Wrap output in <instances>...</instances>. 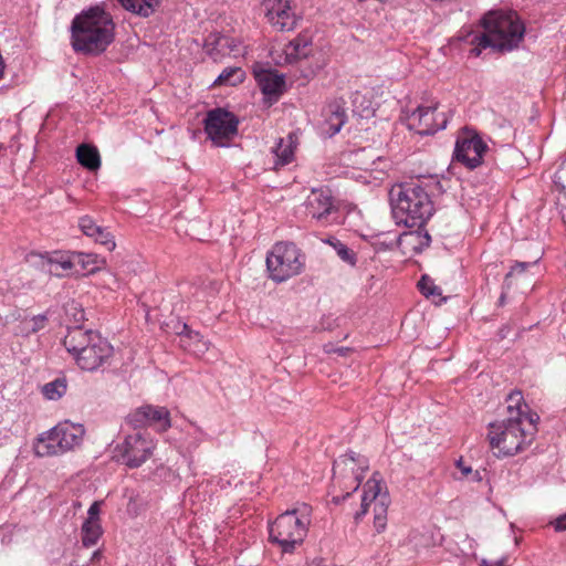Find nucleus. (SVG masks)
<instances>
[{"label": "nucleus", "instance_id": "4468645a", "mask_svg": "<svg viewBox=\"0 0 566 566\" xmlns=\"http://www.w3.org/2000/svg\"><path fill=\"white\" fill-rule=\"evenodd\" d=\"M113 353L111 344L99 336H93V342L74 359L83 370L93 371L101 367Z\"/></svg>", "mask_w": 566, "mask_h": 566}, {"label": "nucleus", "instance_id": "09e8293b", "mask_svg": "<svg viewBox=\"0 0 566 566\" xmlns=\"http://www.w3.org/2000/svg\"><path fill=\"white\" fill-rule=\"evenodd\" d=\"M78 315H80V317H75V319H76L77 322H78V321H81V319H83V317H84V313H83L82 311H80Z\"/></svg>", "mask_w": 566, "mask_h": 566}, {"label": "nucleus", "instance_id": "1a4fd4ad", "mask_svg": "<svg viewBox=\"0 0 566 566\" xmlns=\"http://www.w3.org/2000/svg\"><path fill=\"white\" fill-rule=\"evenodd\" d=\"M203 122L208 138L218 147L229 146L238 134V117L224 108L210 109Z\"/></svg>", "mask_w": 566, "mask_h": 566}, {"label": "nucleus", "instance_id": "c756f323", "mask_svg": "<svg viewBox=\"0 0 566 566\" xmlns=\"http://www.w3.org/2000/svg\"><path fill=\"white\" fill-rule=\"evenodd\" d=\"M431 241L428 232L422 233L421 231H411L408 233H403L399 238V243L402 245L405 243L410 244L412 249L417 252L422 251L423 248L429 247Z\"/></svg>", "mask_w": 566, "mask_h": 566}, {"label": "nucleus", "instance_id": "ea45409f", "mask_svg": "<svg viewBox=\"0 0 566 566\" xmlns=\"http://www.w3.org/2000/svg\"><path fill=\"white\" fill-rule=\"evenodd\" d=\"M78 227L81 231L88 238L93 239L97 231L101 229V226L96 224L90 216H83L78 219Z\"/></svg>", "mask_w": 566, "mask_h": 566}, {"label": "nucleus", "instance_id": "5701e85b", "mask_svg": "<svg viewBox=\"0 0 566 566\" xmlns=\"http://www.w3.org/2000/svg\"><path fill=\"white\" fill-rule=\"evenodd\" d=\"M324 132L328 136H334L344 126L346 122V113L343 107H340L338 104H331L324 109Z\"/></svg>", "mask_w": 566, "mask_h": 566}, {"label": "nucleus", "instance_id": "cd10ccee", "mask_svg": "<svg viewBox=\"0 0 566 566\" xmlns=\"http://www.w3.org/2000/svg\"><path fill=\"white\" fill-rule=\"evenodd\" d=\"M77 161L88 170H97L101 167V157L96 147L82 144L76 149Z\"/></svg>", "mask_w": 566, "mask_h": 566}, {"label": "nucleus", "instance_id": "7ed1b4c3", "mask_svg": "<svg viewBox=\"0 0 566 566\" xmlns=\"http://www.w3.org/2000/svg\"><path fill=\"white\" fill-rule=\"evenodd\" d=\"M392 217L397 224L421 228L433 213L427 189L418 182L401 184L390 190Z\"/></svg>", "mask_w": 566, "mask_h": 566}, {"label": "nucleus", "instance_id": "c03bdc74", "mask_svg": "<svg viewBox=\"0 0 566 566\" xmlns=\"http://www.w3.org/2000/svg\"><path fill=\"white\" fill-rule=\"evenodd\" d=\"M554 527L556 531L560 532V531H566V513L565 514H562L559 515L555 521H554Z\"/></svg>", "mask_w": 566, "mask_h": 566}, {"label": "nucleus", "instance_id": "423d86ee", "mask_svg": "<svg viewBox=\"0 0 566 566\" xmlns=\"http://www.w3.org/2000/svg\"><path fill=\"white\" fill-rule=\"evenodd\" d=\"M368 469V459L355 452L343 454L336 459L333 465L332 489L333 493L339 492L340 494L333 495L332 501L335 504L345 501L359 488Z\"/></svg>", "mask_w": 566, "mask_h": 566}, {"label": "nucleus", "instance_id": "6ab92c4d", "mask_svg": "<svg viewBox=\"0 0 566 566\" xmlns=\"http://www.w3.org/2000/svg\"><path fill=\"white\" fill-rule=\"evenodd\" d=\"M56 429L63 453L81 444L84 434L82 426L64 422L57 424Z\"/></svg>", "mask_w": 566, "mask_h": 566}, {"label": "nucleus", "instance_id": "aec40b11", "mask_svg": "<svg viewBox=\"0 0 566 566\" xmlns=\"http://www.w3.org/2000/svg\"><path fill=\"white\" fill-rule=\"evenodd\" d=\"M178 334L180 336V346L193 355H202L209 349V342L203 339L198 332L191 331L187 324H182L181 331Z\"/></svg>", "mask_w": 566, "mask_h": 566}, {"label": "nucleus", "instance_id": "4c0bfd02", "mask_svg": "<svg viewBox=\"0 0 566 566\" xmlns=\"http://www.w3.org/2000/svg\"><path fill=\"white\" fill-rule=\"evenodd\" d=\"M334 249L336 250L337 255L346 263L350 265L356 264V254L353 250H350L346 244L336 240L335 242L328 241Z\"/></svg>", "mask_w": 566, "mask_h": 566}, {"label": "nucleus", "instance_id": "ddd939ff", "mask_svg": "<svg viewBox=\"0 0 566 566\" xmlns=\"http://www.w3.org/2000/svg\"><path fill=\"white\" fill-rule=\"evenodd\" d=\"M408 126L419 135H431L447 126V117L437 113V105L419 106L408 116Z\"/></svg>", "mask_w": 566, "mask_h": 566}, {"label": "nucleus", "instance_id": "f704fd0d", "mask_svg": "<svg viewBox=\"0 0 566 566\" xmlns=\"http://www.w3.org/2000/svg\"><path fill=\"white\" fill-rule=\"evenodd\" d=\"M146 509V501L138 493L132 491L128 495L127 513L130 516L139 515Z\"/></svg>", "mask_w": 566, "mask_h": 566}, {"label": "nucleus", "instance_id": "bb28decb", "mask_svg": "<svg viewBox=\"0 0 566 566\" xmlns=\"http://www.w3.org/2000/svg\"><path fill=\"white\" fill-rule=\"evenodd\" d=\"M147 426L155 427L158 431H166L170 428L169 411L165 407L146 406Z\"/></svg>", "mask_w": 566, "mask_h": 566}, {"label": "nucleus", "instance_id": "39448f33", "mask_svg": "<svg viewBox=\"0 0 566 566\" xmlns=\"http://www.w3.org/2000/svg\"><path fill=\"white\" fill-rule=\"evenodd\" d=\"M310 515L311 509L306 504L282 513L269 527L270 541L277 544L284 553L293 552L307 534Z\"/></svg>", "mask_w": 566, "mask_h": 566}, {"label": "nucleus", "instance_id": "f03ea898", "mask_svg": "<svg viewBox=\"0 0 566 566\" xmlns=\"http://www.w3.org/2000/svg\"><path fill=\"white\" fill-rule=\"evenodd\" d=\"M114 36L113 18L99 7L81 12L71 24L72 48L75 52L101 54L114 41Z\"/></svg>", "mask_w": 566, "mask_h": 566}, {"label": "nucleus", "instance_id": "6e6552de", "mask_svg": "<svg viewBox=\"0 0 566 566\" xmlns=\"http://www.w3.org/2000/svg\"><path fill=\"white\" fill-rule=\"evenodd\" d=\"M389 502L388 493H381V483L374 474L364 485L360 510L355 514L356 522L367 513L368 507L373 504L374 526L377 533L384 532L387 525Z\"/></svg>", "mask_w": 566, "mask_h": 566}, {"label": "nucleus", "instance_id": "de8ad7c7", "mask_svg": "<svg viewBox=\"0 0 566 566\" xmlns=\"http://www.w3.org/2000/svg\"><path fill=\"white\" fill-rule=\"evenodd\" d=\"M101 555H102V554H101V552H99V551H95V552L93 553L92 557H91V562H94V560L99 559Z\"/></svg>", "mask_w": 566, "mask_h": 566}, {"label": "nucleus", "instance_id": "20e7f679", "mask_svg": "<svg viewBox=\"0 0 566 566\" xmlns=\"http://www.w3.org/2000/svg\"><path fill=\"white\" fill-rule=\"evenodd\" d=\"M538 416L521 420L505 419L490 424L488 439L492 449L505 457L515 455L527 449L537 432Z\"/></svg>", "mask_w": 566, "mask_h": 566}, {"label": "nucleus", "instance_id": "dca6fc26", "mask_svg": "<svg viewBox=\"0 0 566 566\" xmlns=\"http://www.w3.org/2000/svg\"><path fill=\"white\" fill-rule=\"evenodd\" d=\"M93 336H99V334L92 329H85L82 326L69 327L63 339V345L75 358L93 342Z\"/></svg>", "mask_w": 566, "mask_h": 566}, {"label": "nucleus", "instance_id": "a19ab883", "mask_svg": "<svg viewBox=\"0 0 566 566\" xmlns=\"http://www.w3.org/2000/svg\"><path fill=\"white\" fill-rule=\"evenodd\" d=\"M48 317L45 314L33 316L31 319L24 322L28 332L36 333L45 327Z\"/></svg>", "mask_w": 566, "mask_h": 566}, {"label": "nucleus", "instance_id": "c85d7f7f", "mask_svg": "<svg viewBox=\"0 0 566 566\" xmlns=\"http://www.w3.org/2000/svg\"><path fill=\"white\" fill-rule=\"evenodd\" d=\"M128 11L140 17H149L159 6L160 0H118Z\"/></svg>", "mask_w": 566, "mask_h": 566}, {"label": "nucleus", "instance_id": "9d476101", "mask_svg": "<svg viewBox=\"0 0 566 566\" xmlns=\"http://www.w3.org/2000/svg\"><path fill=\"white\" fill-rule=\"evenodd\" d=\"M488 150V145L482 138L471 129H463L455 142L453 158L469 169L479 167L483 161V156Z\"/></svg>", "mask_w": 566, "mask_h": 566}, {"label": "nucleus", "instance_id": "7c9ffc66", "mask_svg": "<svg viewBox=\"0 0 566 566\" xmlns=\"http://www.w3.org/2000/svg\"><path fill=\"white\" fill-rule=\"evenodd\" d=\"M75 264H80L84 271L93 273L101 269V266L104 264V260L93 253L75 252L74 265Z\"/></svg>", "mask_w": 566, "mask_h": 566}, {"label": "nucleus", "instance_id": "8fccbe9b", "mask_svg": "<svg viewBox=\"0 0 566 566\" xmlns=\"http://www.w3.org/2000/svg\"><path fill=\"white\" fill-rule=\"evenodd\" d=\"M4 149L3 144L0 143V151Z\"/></svg>", "mask_w": 566, "mask_h": 566}, {"label": "nucleus", "instance_id": "2f4dec72", "mask_svg": "<svg viewBox=\"0 0 566 566\" xmlns=\"http://www.w3.org/2000/svg\"><path fill=\"white\" fill-rule=\"evenodd\" d=\"M102 535L99 522L84 521L82 525V544L85 547L95 545Z\"/></svg>", "mask_w": 566, "mask_h": 566}, {"label": "nucleus", "instance_id": "9b49d317", "mask_svg": "<svg viewBox=\"0 0 566 566\" xmlns=\"http://www.w3.org/2000/svg\"><path fill=\"white\" fill-rule=\"evenodd\" d=\"M305 212L321 226L336 221L338 209L328 189H313L305 201Z\"/></svg>", "mask_w": 566, "mask_h": 566}, {"label": "nucleus", "instance_id": "79ce46f5", "mask_svg": "<svg viewBox=\"0 0 566 566\" xmlns=\"http://www.w3.org/2000/svg\"><path fill=\"white\" fill-rule=\"evenodd\" d=\"M457 468L460 469L463 478L472 475L473 481H481L482 479L479 471L473 472L472 468L470 465H465L461 459L457 461Z\"/></svg>", "mask_w": 566, "mask_h": 566}, {"label": "nucleus", "instance_id": "a211bd4d", "mask_svg": "<svg viewBox=\"0 0 566 566\" xmlns=\"http://www.w3.org/2000/svg\"><path fill=\"white\" fill-rule=\"evenodd\" d=\"M59 432L56 426L46 432L41 433L34 444L33 450L38 457H52L62 454L61 443H59Z\"/></svg>", "mask_w": 566, "mask_h": 566}, {"label": "nucleus", "instance_id": "473e14b6", "mask_svg": "<svg viewBox=\"0 0 566 566\" xmlns=\"http://www.w3.org/2000/svg\"><path fill=\"white\" fill-rule=\"evenodd\" d=\"M244 78V72L240 67H227L213 82L214 86L218 85H237Z\"/></svg>", "mask_w": 566, "mask_h": 566}, {"label": "nucleus", "instance_id": "e433bc0d", "mask_svg": "<svg viewBox=\"0 0 566 566\" xmlns=\"http://www.w3.org/2000/svg\"><path fill=\"white\" fill-rule=\"evenodd\" d=\"M418 287L422 295L426 297L430 296H440L441 290L439 286H437L432 279H430L428 275H422L420 281L418 282Z\"/></svg>", "mask_w": 566, "mask_h": 566}, {"label": "nucleus", "instance_id": "37998d69", "mask_svg": "<svg viewBox=\"0 0 566 566\" xmlns=\"http://www.w3.org/2000/svg\"><path fill=\"white\" fill-rule=\"evenodd\" d=\"M99 512H101V503L96 501L90 506V509L87 511L88 516L85 521L99 522V518H98Z\"/></svg>", "mask_w": 566, "mask_h": 566}, {"label": "nucleus", "instance_id": "f257e3e1", "mask_svg": "<svg viewBox=\"0 0 566 566\" xmlns=\"http://www.w3.org/2000/svg\"><path fill=\"white\" fill-rule=\"evenodd\" d=\"M483 32L471 33L467 36L473 48L471 54L479 56L482 50L492 48L509 52L518 46L525 33V27L514 12H489L482 21Z\"/></svg>", "mask_w": 566, "mask_h": 566}, {"label": "nucleus", "instance_id": "a18cd8bd", "mask_svg": "<svg viewBox=\"0 0 566 566\" xmlns=\"http://www.w3.org/2000/svg\"><path fill=\"white\" fill-rule=\"evenodd\" d=\"M506 562V557H502L499 560L482 559L480 566H505Z\"/></svg>", "mask_w": 566, "mask_h": 566}, {"label": "nucleus", "instance_id": "0eeeda50", "mask_svg": "<svg viewBox=\"0 0 566 566\" xmlns=\"http://www.w3.org/2000/svg\"><path fill=\"white\" fill-rule=\"evenodd\" d=\"M302 254L293 243L279 242L266 256L270 277L275 282H284L301 273Z\"/></svg>", "mask_w": 566, "mask_h": 566}, {"label": "nucleus", "instance_id": "49530a36", "mask_svg": "<svg viewBox=\"0 0 566 566\" xmlns=\"http://www.w3.org/2000/svg\"><path fill=\"white\" fill-rule=\"evenodd\" d=\"M528 266V263L517 262L511 270L510 274L514 272H523Z\"/></svg>", "mask_w": 566, "mask_h": 566}, {"label": "nucleus", "instance_id": "393cba45", "mask_svg": "<svg viewBox=\"0 0 566 566\" xmlns=\"http://www.w3.org/2000/svg\"><path fill=\"white\" fill-rule=\"evenodd\" d=\"M506 409V419L521 420L525 417L538 416L536 412H532L528 406L523 402V396L521 391H513L509 395Z\"/></svg>", "mask_w": 566, "mask_h": 566}, {"label": "nucleus", "instance_id": "a878e982", "mask_svg": "<svg viewBox=\"0 0 566 566\" xmlns=\"http://www.w3.org/2000/svg\"><path fill=\"white\" fill-rule=\"evenodd\" d=\"M208 53L217 59L218 54L234 53L238 51V43L234 39H230L224 35H211L206 42Z\"/></svg>", "mask_w": 566, "mask_h": 566}, {"label": "nucleus", "instance_id": "c9c22d12", "mask_svg": "<svg viewBox=\"0 0 566 566\" xmlns=\"http://www.w3.org/2000/svg\"><path fill=\"white\" fill-rule=\"evenodd\" d=\"M146 406L139 407L126 417V422L132 428H143L147 426V411Z\"/></svg>", "mask_w": 566, "mask_h": 566}, {"label": "nucleus", "instance_id": "4be33fe9", "mask_svg": "<svg viewBox=\"0 0 566 566\" xmlns=\"http://www.w3.org/2000/svg\"><path fill=\"white\" fill-rule=\"evenodd\" d=\"M312 42L307 35H298L285 45L284 63H293L300 59L307 57L311 53Z\"/></svg>", "mask_w": 566, "mask_h": 566}, {"label": "nucleus", "instance_id": "f3484780", "mask_svg": "<svg viewBox=\"0 0 566 566\" xmlns=\"http://www.w3.org/2000/svg\"><path fill=\"white\" fill-rule=\"evenodd\" d=\"M254 74L262 93L270 98L277 99L284 91V75L271 70L255 71Z\"/></svg>", "mask_w": 566, "mask_h": 566}, {"label": "nucleus", "instance_id": "2eb2a0df", "mask_svg": "<svg viewBox=\"0 0 566 566\" xmlns=\"http://www.w3.org/2000/svg\"><path fill=\"white\" fill-rule=\"evenodd\" d=\"M264 7L269 22L279 31H291L296 27V14L290 0H265Z\"/></svg>", "mask_w": 566, "mask_h": 566}, {"label": "nucleus", "instance_id": "f8f14e48", "mask_svg": "<svg viewBox=\"0 0 566 566\" xmlns=\"http://www.w3.org/2000/svg\"><path fill=\"white\" fill-rule=\"evenodd\" d=\"M155 441L140 432L129 434L119 446V452L124 463L129 468H139L153 454Z\"/></svg>", "mask_w": 566, "mask_h": 566}, {"label": "nucleus", "instance_id": "72a5a7b5", "mask_svg": "<svg viewBox=\"0 0 566 566\" xmlns=\"http://www.w3.org/2000/svg\"><path fill=\"white\" fill-rule=\"evenodd\" d=\"M66 380L64 378H57L43 386L42 392L49 400H57L66 392Z\"/></svg>", "mask_w": 566, "mask_h": 566}, {"label": "nucleus", "instance_id": "b1692460", "mask_svg": "<svg viewBox=\"0 0 566 566\" xmlns=\"http://www.w3.org/2000/svg\"><path fill=\"white\" fill-rule=\"evenodd\" d=\"M48 269H44L52 275L55 276H64L66 275L74 266V253L64 254V253H53L46 260Z\"/></svg>", "mask_w": 566, "mask_h": 566}, {"label": "nucleus", "instance_id": "412c9836", "mask_svg": "<svg viewBox=\"0 0 566 566\" xmlns=\"http://www.w3.org/2000/svg\"><path fill=\"white\" fill-rule=\"evenodd\" d=\"M297 142L298 138L295 133H290L286 138H280L273 149V154L275 156V168L283 167L292 163Z\"/></svg>", "mask_w": 566, "mask_h": 566}, {"label": "nucleus", "instance_id": "58836bf2", "mask_svg": "<svg viewBox=\"0 0 566 566\" xmlns=\"http://www.w3.org/2000/svg\"><path fill=\"white\" fill-rule=\"evenodd\" d=\"M93 240L105 247L107 251H113L116 247L114 235L104 227H101Z\"/></svg>", "mask_w": 566, "mask_h": 566}]
</instances>
